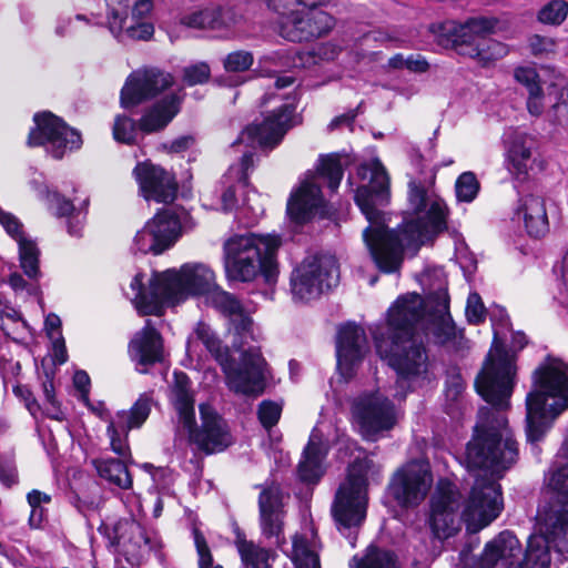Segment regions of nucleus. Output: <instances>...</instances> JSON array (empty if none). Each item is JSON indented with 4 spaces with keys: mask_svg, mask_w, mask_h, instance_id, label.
Returning <instances> with one entry per match:
<instances>
[{
    "mask_svg": "<svg viewBox=\"0 0 568 568\" xmlns=\"http://www.w3.org/2000/svg\"><path fill=\"white\" fill-rule=\"evenodd\" d=\"M357 175L368 180L355 193V202L368 221L364 242L381 272L397 273L406 250L416 252L446 229L447 206L432 190L435 176L427 184L415 179L409 181L408 204L414 217L404 221L397 230H389L381 211L389 201V176L384 165L374 159L361 164Z\"/></svg>",
    "mask_w": 568,
    "mask_h": 568,
    "instance_id": "1",
    "label": "nucleus"
},
{
    "mask_svg": "<svg viewBox=\"0 0 568 568\" xmlns=\"http://www.w3.org/2000/svg\"><path fill=\"white\" fill-rule=\"evenodd\" d=\"M517 457V443L504 415L476 426L465 456L468 470L475 473L462 513L469 532L475 534L487 527L503 511L504 499L498 480L516 463Z\"/></svg>",
    "mask_w": 568,
    "mask_h": 568,
    "instance_id": "2",
    "label": "nucleus"
},
{
    "mask_svg": "<svg viewBox=\"0 0 568 568\" xmlns=\"http://www.w3.org/2000/svg\"><path fill=\"white\" fill-rule=\"evenodd\" d=\"M423 314L422 296L406 294L389 307L386 324L371 329L378 356L397 373L396 384L402 389H413L429 378L426 349L414 338Z\"/></svg>",
    "mask_w": 568,
    "mask_h": 568,
    "instance_id": "3",
    "label": "nucleus"
},
{
    "mask_svg": "<svg viewBox=\"0 0 568 568\" xmlns=\"http://www.w3.org/2000/svg\"><path fill=\"white\" fill-rule=\"evenodd\" d=\"M138 273L131 281L133 304L141 315L163 314L164 306H173L190 296L209 294L216 288L214 272L203 263H185L179 270L153 272L148 280Z\"/></svg>",
    "mask_w": 568,
    "mask_h": 568,
    "instance_id": "4",
    "label": "nucleus"
},
{
    "mask_svg": "<svg viewBox=\"0 0 568 568\" xmlns=\"http://www.w3.org/2000/svg\"><path fill=\"white\" fill-rule=\"evenodd\" d=\"M272 101L281 103L276 104L261 123L251 124L243 130L239 139L232 144L233 148H240V145L246 143L250 150L243 152L239 164L230 166L225 176L226 181H233L234 183L227 185L222 193L221 201L224 212H230L236 207L235 194L239 187L247 186L248 171L254 168L253 150L256 146L273 149L282 141L286 132L297 123L293 100L286 98V101L283 102V98L278 94L266 93L262 105L264 106Z\"/></svg>",
    "mask_w": 568,
    "mask_h": 568,
    "instance_id": "5",
    "label": "nucleus"
},
{
    "mask_svg": "<svg viewBox=\"0 0 568 568\" xmlns=\"http://www.w3.org/2000/svg\"><path fill=\"white\" fill-rule=\"evenodd\" d=\"M568 409V366L547 356L532 373L526 397V435L531 444L541 440L552 422Z\"/></svg>",
    "mask_w": 568,
    "mask_h": 568,
    "instance_id": "6",
    "label": "nucleus"
},
{
    "mask_svg": "<svg viewBox=\"0 0 568 568\" xmlns=\"http://www.w3.org/2000/svg\"><path fill=\"white\" fill-rule=\"evenodd\" d=\"M170 402L176 412L179 425L187 433L190 443L206 455L223 452L233 443L226 422L210 405H200L201 427L195 428L194 396L191 381L183 372L174 373Z\"/></svg>",
    "mask_w": 568,
    "mask_h": 568,
    "instance_id": "7",
    "label": "nucleus"
},
{
    "mask_svg": "<svg viewBox=\"0 0 568 568\" xmlns=\"http://www.w3.org/2000/svg\"><path fill=\"white\" fill-rule=\"evenodd\" d=\"M281 237L275 234H236L225 241L224 270L230 282H252L263 274L266 282L275 276L276 252Z\"/></svg>",
    "mask_w": 568,
    "mask_h": 568,
    "instance_id": "8",
    "label": "nucleus"
},
{
    "mask_svg": "<svg viewBox=\"0 0 568 568\" xmlns=\"http://www.w3.org/2000/svg\"><path fill=\"white\" fill-rule=\"evenodd\" d=\"M494 328V341L479 372L475 387L477 393L497 409L509 407V399L515 386V357L504 348L500 329L508 327L509 320L504 308L490 313Z\"/></svg>",
    "mask_w": 568,
    "mask_h": 568,
    "instance_id": "9",
    "label": "nucleus"
},
{
    "mask_svg": "<svg viewBox=\"0 0 568 568\" xmlns=\"http://www.w3.org/2000/svg\"><path fill=\"white\" fill-rule=\"evenodd\" d=\"M545 500L537 518L554 542L555 550L568 559V442L556 454L545 475Z\"/></svg>",
    "mask_w": 568,
    "mask_h": 568,
    "instance_id": "10",
    "label": "nucleus"
},
{
    "mask_svg": "<svg viewBox=\"0 0 568 568\" xmlns=\"http://www.w3.org/2000/svg\"><path fill=\"white\" fill-rule=\"evenodd\" d=\"M196 337L221 365L230 389L244 395H258L263 392L267 376V363L260 347L250 346L241 352L240 363L234 366L230 361V352L222 341L205 323H199Z\"/></svg>",
    "mask_w": 568,
    "mask_h": 568,
    "instance_id": "11",
    "label": "nucleus"
},
{
    "mask_svg": "<svg viewBox=\"0 0 568 568\" xmlns=\"http://www.w3.org/2000/svg\"><path fill=\"white\" fill-rule=\"evenodd\" d=\"M343 174L338 154L321 155L316 172H307L291 192L286 207L290 219L296 224H304L316 216L326 217L329 214V206L322 195L320 180H326L328 187L334 192L339 186Z\"/></svg>",
    "mask_w": 568,
    "mask_h": 568,
    "instance_id": "12",
    "label": "nucleus"
},
{
    "mask_svg": "<svg viewBox=\"0 0 568 568\" xmlns=\"http://www.w3.org/2000/svg\"><path fill=\"white\" fill-rule=\"evenodd\" d=\"M541 531L542 535L529 537L523 560H519L521 546L518 538L509 530L501 531L485 546L479 568H494L498 562L506 568H549L550 548L555 549V546L550 536Z\"/></svg>",
    "mask_w": 568,
    "mask_h": 568,
    "instance_id": "13",
    "label": "nucleus"
},
{
    "mask_svg": "<svg viewBox=\"0 0 568 568\" xmlns=\"http://www.w3.org/2000/svg\"><path fill=\"white\" fill-rule=\"evenodd\" d=\"M366 469L362 463L349 466L332 504V516L338 531L355 547L357 530L363 525L368 505Z\"/></svg>",
    "mask_w": 568,
    "mask_h": 568,
    "instance_id": "14",
    "label": "nucleus"
},
{
    "mask_svg": "<svg viewBox=\"0 0 568 568\" xmlns=\"http://www.w3.org/2000/svg\"><path fill=\"white\" fill-rule=\"evenodd\" d=\"M496 27V21L489 18H471L462 26L445 22L439 28L443 34L449 36L447 43L460 55L469 57L481 65H487L504 58L508 48L488 37Z\"/></svg>",
    "mask_w": 568,
    "mask_h": 568,
    "instance_id": "15",
    "label": "nucleus"
},
{
    "mask_svg": "<svg viewBox=\"0 0 568 568\" xmlns=\"http://www.w3.org/2000/svg\"><path fill=\"white\" fill-rule=\"evenodd\" d=\"M339 281L337 261L328 254L307 256L291 275V292L295 301L310 302L336 286Z\"/></svg>",
    "mask_w": 568,
    "mask_h": 568,
    "instance_id": "16",
    "label": "nucleus"
},
{
    "mask_svg": "<svg viewBox=\"0 0 568 568\" xmlns=\"http://www.w3.org/2000/svg\"><path fill=\"white\" fill-rule=\"evenodd\" d=\"M352 414L362 435L369 440H376L384 432L390 430L398 419V412L392 400L378 390L356 397Z\"/></svg>",
    "mask_w": 568,
    "mask_h": 568,
    "instance_id": "17",
    "label": "nucleus"
},
{
    "mask_svg": "<svg viewBox=\"0 0 568 568\" xmlns=\"http://www.w3.org/2000/svg\"><path fill=\"white\" fill-rule=\"evenodd\" d=\"M182 97L171 93L156 102L143 114L139 126L135 121L126 115H116L112 129L116 142L133 144L136 141L138 132L149 134L162 130L178 114Z\"/></svg>",
    "mask_w": 568,
    "mask_h": 568,
    "instance_id": "18",
    "label": "nucleus"
},
{
    "mask_svg": "<svg viewBox=\"0 0 568 568\" xmlns=\"http://www.w3.org/2000/svg\"><path fill=\"white\" fill-rule=\"evenodd\" d=\"M33 120L36 128L29 133V146L44 145L47 152L59 160L67 151L77 150L82 145L81 134L53 113H37Z\"/></svg>",
    "mask_w": 568,
    "mask_h": 568,
    "instance_id": "19",
    "label": "nucleus"
},
{
    "mask_svg": "<svg viewBox=\"0 0 568 568\" xmlns=\"http://www.w3.org/2000/svg\"><path fill=\"white\" fill-rule=\"evenodd\" d=\"M433 485L429 464L413 460L398 468L387 487V493L403 508L417 507Z\"/></svg>",
    "mask_w": 568,
    "mask_h": 568,
    "instance_id": "20",
    "label": "nucleus"
},
{
    "mask_svg": "<svg viewBox=\"0 0 568 568\" xmlns=\"http://www.w3.org/2000/svg\"><path fill=\"white\" fill-rule=\"evenodd\" d=\"M180 231L181 223L176 214L171 210H162L136 232L132 251L133 253L159 255L175 243Z\"/></svg>",
    "mask_w": 568,
    "mask_h": 568,
    "instance_id": "21",
    "label": "nucleus"
},
{
    "mask_svg": "<svg viewBox=\"0 0 568 568\" xmlns=\"http://www.w3.org/2000/svg\"><path fill=\"white\" fill-rule=\"evenodd\" d=\"M113 544L118 552L132 566L139 565L150 551H159L162 547L158 532L146 531L133 518L120 519L114 525Z\"/></svg>",
    "mask_w": 568,
    "mask_h": 568,
    "instance_id": "22",
    "label": "nucleus"
},
{
    "mask_svg": "<svg viewBox=\"0 0 568 568\" xmlns=\"http://www.w3.org/2000/svg\"><path fill=\"white\" fill-rule=\"evenodd\" d=\"M278 14L280 36L292 42L311 41L325 36L335 24L334 18L324 10L293 9Z\"/></svg>",
    "mask_w": 568,
    "mask_h": 568,
    "instance_id": "23",
    "label": "nucleus"
},
{
    "mask_svg": "<svg viewBox=\"0 0 568 568\" xmlns=\"http://www.w3.org/2000/svg\"><path fill=\"white\" fill-rule=\"evenodd\" d=\"M460 506L457 486L448 479H439L430 499L429 527L438 539H446L458 530L456 511Z\"/></svg>",
    "mask_w": 568,
    "mask_h": 568,
    "instance_id": "24",
    "label": "nucleus"
},
{
    "mask_svg": "<svg viewBox=\"0 0 568 568\" xmlns=\"http://www.w3.org/2000/svg\"><path fill=\"white\" fill-rule=\"evenodd\" d=\"M152 408V397L142 394L129 410H120L111 417L106 427L110 447L121 457L130 456L128 434L131 429L140 428L148 419Z\"/></svg>",
    "mask_w": 568,
    "mask_h": 568,
    "instance_id": "25",
    "label": "nucleus"
},
{
    "mask_svg": "<svg viewBox=\"0 0 568 568\" xmlns=\"http://www.w3.org/2000/svg\"><path fill=\"white\" fill-rule=\"evenodd\" d=\"M173 77L158 69H144L133 72L121 90V105L125 109L138 105L170 88Z\"/></svg>",
    "mask_w": 568,
    "mask_h": 568,
    "instance_id": "26",
    "label": "nucleus"
},
{
    "mask_svg": "<svg viewBox=\"0 0 568 568\" xmlns=\"http://www.w3.org/2000/svg\"><path fill=\"white\" fill-rule=\"evenodd\" d=\"M213 304L224 315L230 318V332H233L234 347L243 349L248 341H258L260 331L254 326L252 318L243 313L240 302L230 293L221 290L217 285L213 290Z\"/></svg>",
    "mask_w": 568,
    "mask_h": 568,
    "instance_id": "27",
    "label": "nucleus"
},
{
    "mask_svg": "<svg viewBox=\"0 0 568 568\" xmlns=\"http://www.w3.org/2000/svg\"><path fill=\"white\" fill-rule=\"evenodd\" d=\"M140 192L146 201L170 203L176 197L178 184L164 169L149 162L138 163L133 170Z\"/></svg>",
    "mask_w": 568,
    "mask_h": 568,
    "instance_id": "28",
    "label": "nucleus"
},
{
    "mask_svg": "<svg viewBox=\"0 0 568 568\" xmlns=\"http://www.w3.org/2000/svg\"><path fill=\"white\" fill-rule=\"evenodd\" d=\"M0 225L6 233L17 242L20 266L24 274L30 280L38 281L41 276L39 267L40 251L37 243L26 233L21 220L0 206Z\"/></svg>",
    "mask_w": 568,
    "mask_h": 568,
    "instance_id": "29",
    "label": "nucleus"
},
{
    "mask_svg": "<svg viewBox=\"0 0 568 568\" xmlns=\"http://www.w3.org/2000/svg\"><path fill=\"white\" fill-rule=\"evenodd\" d=\"M367 349L365 332L361 326L346 324L339 327L336 342L337 368L345 379L352 378Z\"/></svg>",
    "mask_w": 568,
    "mask_h": 568,
    "instance_id": "30",
    "label": "nucleus"
},
{
    "mask_svg": "<svg viewBox=\"0 0 568 568\" xmlns=\"http://www.w3.org/2000/svg\"><path fill=\"white\" fill-rule=\"evenodd\" d=\"M260 526L267 539H275L276 545L284 542L283 526V495L278 485L272 484L262 487L258 496Z\"/></svg>",
    "mask_w": 568,
    "mask_h": 568,
    "instance_id": "31",
    "label": "nucleus"
},
{
    "mask_svg": "<svg viewBox=\"0 0 568 568\" xmlns=\"http://www.w3.org/2000/svg\"><path fill=\"white\" fill-rule=\"evenodd\" d=\"M109 8L106 26L111 34L119 41H148L154 34V26L150 22L128 24L126 9L133 0H105Z\"/></svg>",
    "mask_w": 568,
    "mask_h": 568,
    "instance_id": "32",
    "label": "nucleus"
},
{
    "mask_svg": "<svg viewBox=\"0 0 568 568\" xmlns=\"http://www.w3.org/2000/svg\"><path fill=\"white\" fill-rule=\"evenodd\" d=\"M31 186L40 199L50 203V209L59 217H68V232L72 236H80L83 230L89 200L84 199L81 206L74 207L72 201L64 199L59 192H50L48 186L38 179L30 181Z\"/></svg>",
    "mask_w": 568,
    "mask_h": 568,
    "instance_id": "33",
    "label": "nucleus"
},
{
    "mask_svg": "<svg viewBox=\"0 0 568 568\" xmlns=\"http://www.w3.org/2000/svg\"><path fill=\"white\" fill-rule=\"evenodd\" d=\"M129 352L132 361L143 367L139 368L141 373H146L148 366L163 359V341L151 320H148L144 327L131 339Z\"/></svg>",
    "mask_w": 568,
    "mask_h": 568,
    "instance_id": "34",
    "label": "nucleus"
},
{
    "mask_svg": "<svg viewBox=\"0 0 568 568\" xmlns=\"http://www.w3.org/2000/svg\"><path fill=\"white\" fill-rule=\"evenodd\" d=\"M504 144L507 170L516 180H525L531 168L534 139L525 132L510 131L506 134Z\"/></svg>",
    "mask_w": 568,
    "mask_h": 568,
    "instance_id": "35",
    "label": "nucleus"
},
{
    "mask_svg": "<svg viewBox=\"0 0 568 568\" xmlns=\"http://www.w3.org/2000/svg\"><path fill=\"white\" fill-rule=\"evenodd\" d=\"M241 19L232 8H205L184 16L181 21L189 28L219 31L226 36Z\"/></svg>",
    "mask_w": 568,
    "mask_h": 568,
    "instance_id": "36",
    "label": "nucleus"
},
{
    "mask_svg": "<svg viewBox=\"0 0 568 568\" xmlns=\"http://www.w3.org/2000/svg\"><path fill=\"white\" fill-rule=\"evenodd\" d=\"M515 213L523 220L531 237H541L548 232L549 223L542 196L535 193L520 196Z\"/></svg>",
    "mask_w": 568,
    "mask_h": 568,
    "instance_id": "37",
    "label": "nucleus"
},
{
    "mask_svg": "<svg viewBox=\"0 0 568 568\" xmlns=\"http://www.w3.org/2000/svg\"><path fill=\"white\" fill-rule=\"evenodd\" d=\"M327 449L321 437L312 432L307 446L303 453V459L298 465V476L303 481L316 483L323 475V462Z\"/></svg>",
    "mask_w": 568,
    "mask_h": 568,
    "instance_id": "38",
    "label": "nucleus"
},
{
    "mask_svg": "<svg viewBox=\"0 0 568 568\" xmlns=\"http://www.w3.org/2000/svg\"><path fill=\"white\" fill-rule=\"evenodd\" d=\"M99 476L121 489L132 487V477L125 463L114 458H101L93 460Z\"/></svg>",
    "mask_w": 568,
    "mask_h": 568,
    "instance_id": "39",
    "label": "nucleus"
},
{
    "mask_svg": "<svg viewBox=\"0 0 568 568\" xmlns=\"http://www.w3.org/2000/svg\"><path fill=\"white\" fill-rule=\"evenodd\" d=\"M237 551L246 568H272L273 552L260 547L239 534L235 540Z\"/></svg>",
    "mask_w": 568,
    "mask_h": 568,
    "instance_id": "40",
    "label": "nucleus"
},
{
    "mask_svg": "<svg viewBox=\"0 0 568 568\" xmlns=\"http://www.w3.org/2000/svg\"><path fill=\"white\" fill-rule=\"evenodd\" d=\"M349 568H399V566L393 551L371 546L362 558L352 559Z\"/></svg>",
    "mask_w": 568,
    "mask_h": 568,
    "instance_id": "41",
    "label": "nucleus"
},
{
    "mask_svg": "<svg viewBox=\"0 0 568 568\" xmlns=\"http://www.w3.org/2000/svg\"><path fill=\"white\" fill-rule=\"evenodd\" d=\"M479 189L480 184L476 175L470 171L462 173L455 183L456 197L459 202H473L476 199Z\"/></svg>",
    "mask_w": 568,
    "mask_h": 568,
    "instance_id": "42",
    "label": "nucleus"
},
{
    "mask_svg": "<svg viewBox=\"0 0 568 568\" xmlns=\"http://www.w3.org/2000/svg\"><path fill=\"white\" fill-rule=\"evenodd\" d=\"M329 0H267V6L277 13H287V10H322L321 7Z\"/></svg>",
    "mask_w": 568,
    "mask_h": 568,
    "instance_id": "43",
    "label": "nucleus"
},
{
    "mask_svg": "<svg viewBox=\"0 0 568 568\" xmlns=\"http://www.w3.org/2000/svg\"><path fill=\"white\" fill-rule=\"evenodd\" d=\"M253 63V54L245 50L231 52L223 59V68L227 73L245 72L251 69Z\"/></svg>",
    "mask_w": 568,
    "mask_h": 568,
    "instance_id": "44",
    "label": "nucleus"
},
{
    "mask_svg": "<svg viewBox=\"0 0 568 568\" xmlns=\"http://www.w3.org/2000/svg\"><path fill=\"white\" fill-rule=\"evenodd\" d=\"M568 14V2L565 0H554L547 3L538 13V19L547 24H560Z\"/></svg>",
    "mask_w": 568,
    "mask_h": 568,
    "instance_id": "45",
    "label": "nucleus"
},
{
    "mask_svg": "<svg viewBox=\"0 0 568 568\" xmlns=\"http://www.w3.org/2000/svg\"><path fill=\"white\" fill-rule=\"evenodd\" d=\"M547 119L555 125H568V89L562 88L556 102L547 112Z\"/></svg>",
    "mask_w": 568,
    "mask_h": 568,
    "instance_id": "46",
    "label": "nucleus"
},
{
    "mask_svg": "<svg viewBox=\"0 0 568 568\" xmlns=\"http://www.w3.org/2000/svg\"><path fill=\"white\" fill-rule=\"evenodd\" d=\"M211 77V68L206 62H196L183 69V82L189 85L203 84Z\"/></svg>",
    "mask_w": 568,
    "mask_h": 568,
    "instance_id": "47",
    "label": "nucleus"
},
{
    "mask_svg": "<svg viewBox=\"0 0 568 568\" xmlns=\"http://www.w3.org/2000/svg\"><path fill=\"white\" fill-rule=\"evenodd\" d=\"M281 413L282 406L271 400H263L257 412L261 424L267 429L277 424Z\"/></svg>",
    "mask_w": 568,
    "mask_h": 568,
    "instance_id": "48",
    "label": "nucleus"
},
{
    "mask_svg": "<svg viewBox=\"0 0 568 568\" xmlns=\"http://www.w3.org/2000/svg\"><path fill=\"white\" fill-rule=\"evenodd\" d=\"M514 77L518 83L527 89L528 93L534 91L538 92V90L542 89L539 75L534 68L519 67L515 70Z\"/></svg>",
    "mask_w": 568,
    "mask_h": 568,
    "instance_id": "49",
    "label": "nucleus"
},
{
    "mask_svg": "<svg viewBox=\"0 0 568 568\" xmlns=\"http://www.w3.org/2000/svg\"><path fill=\"white\" fill-rule=\"evenodd\" d=\"M193 538L199 556V568H212L213 557L211 550L207 546L205 537L197 528L193 529Z\"/></svg>",
    "mask_w": 568,
    "mask_h": 568,
    "instance_id": "50",
    "label": "nucleus"
},
{
    "mask_svg": "<svg viewBox=\"0 0 568 568\" xmlns=\"http://www.w3.org/2000/svg\"><path fill=\"white\" fill-rule=\"evenodd\" d=\"M466 317L470 324H479L485 320V306L478 293H470L467 298Z\"/></svg>",
    "mask_w": 568,
    "mask_h": 568,
    "instance_id": "51",
    "label": "nucleus"
},
{
    "mask_svg": "<svg viewBox=\"0 0 568 568\" xmlns=\"http://www.w3.org/2000/svg\"><path fill=\"white\" fill-rule=\"evenodd\" d=\"M154 8L153 0H134L132 7L131 20L128 24H135L136 22H144L143 19L149 17Z\"/></svg>",
    "mask_w": 568,
    "mask_h": 568,
    "instance_id": "52",
    "label": "nucleus"
},
{
    "mask_svg": "<svg viewBox=\"0 0 568 568\" xmlns=\"http://www.w3.org/2000/svg\"><path fill=\"white\" fill-rule=\"evenodd\" d=\"M18 475L13 459L0 457V481L11 487L17 483Z\"/></svg>",
    "mask_w": 568,
    "mask_h": 568,
    "instance_id": "53",
    "label": "nucleus"
},
{
    "mask_svg": "<svg viewBox=\"0 0 568 568\" xmlns=\"http://www.w3.org/2000/svg\"><path fill=\"white\" fill-rule=\"evenodd\" d=\"M9 284L16 292H27L29 295H38L39 286L36 283H28L19 273L9 276Z\"/></svg>",
    "mask_w": 568,
    "mask_h": 568,
    "instance_id": "54",
    "label": "nucleus"
},
{
    "mask_svg": "<svg viewBox=\"0 0 568 568\" xmlns=\"http://www.w3.org/2000/svg\"><path fill=\"white\" fill-rule=\"evenodd\" d=\"M529 47L535 55L551 52L555 48V41L547 37L535 34L529 38Z\"/></svg>",
    "mask_w": 568,
    "mask_h": 568,
    "instance_id": "55",
    "label": "nucleus"
},
{
    "mask_svg": "<svg viewBox=\"0 0 568 568\" xmlns=\"http://www.w3.org/2000/svg\"><path fill=\"white\" fill-rule=\"evenodd\" d=\"M527 110L529 114L539 116L544 113V90L540 89L538 92H529L527 98Z\"/></svg>",
    "mask_w": 568,
    "mask_h": 568,
    "instance_id": "56",
    "label": "nucleus"
},
{
    "mask_svg": "<svg viewBox=\"0 0 568 568\" xmlns=\"http://www.w3.org/2000/svg\"><path fill=\"white\" fill-rule=\"evenodd\" d=\"M77 23L90 24V19L84 14H77L73 19H69L67 24L60 23L57 27V33L60 36H67L78 30Z\"/></svg>",
    "mask_w": 568,
    "mask_h": 568,
    "instance_id": "57",
    "label": "nucleus"
},
{
    "mask_svg": "<svg viewBox=\"0 0 568 568\" xmlns=\"http://www.w3.org/2000/svg\"><path fill=\"white\" fill-rule=\"evenodd\" d=\"M406 69L416 72V73H424L427 72L429 69V63L427 60L418 53L410 54L406 58Z\"/></svg>",
    "mask_w": 568,
    "mask_h": 568,
    "instance_id": "58",
    "label": "nucleus"
},
{
    "mask_svg": "<svg viewBox=\"0 0 568 568\" xmlns=\"http://www.w3.org/2000/svg\"><path fill=\"white\" fill-rule=\"evenodd\" d=\"M73 383L77 389H79L82 394V398L88 400L90 377L84 371L75 372L73 376Z\"/></svg>",
    "mask_w": 568,
    "mask_h": 568,
    "instance_id": "59",
    "label": "nucleus"
},
{
    "mask_svg": "<svg viewBox=\"0 0 568 568\" xmlns=\"http://www.w3.org/2000/svg\"><path fill=\"white\" fill-rule=\"evenodd\" d=\"M52 346H53V356L54 361L58 364H63L67 362V348L64 344V339L62 335L57 336L55 338L51 339Z\"/></svg>",
    "mask_w": 568,
    "mask_h": 568,
    "instance_id": "60",
    "label": "nucleus"
},
{
    "mask_svg": "<svg viewBox=\"0 0 568 568\" xmlns=\"http://www.w3.org/2000/svg\"><path fill=\"white\" fill-rule=\"evenodd\" d=\"M44 326L50 339H53L57 336L61 335V320L58 315L49 314L45 318Z\"/></svg>",
    "mask_w": 568,
    "mask_h": 568,
    "instance_id": "61",
    "label": "nucleus"
},
{
    "mask_svg": "<svg viewBox=\"0 0 568 568\" xmlns=\"http://www.w3.org/2000/svg\"><path fill=\"white\" fill-rule=\"evenodd\" d=\"M432 297L436 301L437 307L439 312H447L449 307V296L447 288L442 286L439 287Z\"/></svg>",
    "mask_w": 568,
    "mask_h": 568,
    "instance_id": "62",
    "label": "nucleus"
},
{
    "mask_svg": "<svg viewBox=\"0 0 568 568\" xmlns=\"http://www.w3.org/2000/svg\"><path fill=\"white\" fill-rule=\"evenodd\" d=\"M30 507H42L41 504L51 501V496L40 490H32L27 496Z\"/></svg>",
    "mask_w": 568,
    "mask_h": 568,
    "instance_id": "63",
    "label": "nucleus"
},
{
    "mask_svg": "<svg viewBox=\"0 0 568 568\" xmlns=\"http://www.w3.org/2000/svg\"><path fill=\"white\" fill-rule=\"evenodd\" d=\"M44 509L43 507H31L29 524L32 528H39L43 521Z\"/></svg>",
    "mask_w": 568,
    "mask_h": 568,
    "instance_id": "64",
    "label": "nucleus"
}]
</instances>
